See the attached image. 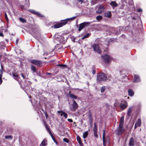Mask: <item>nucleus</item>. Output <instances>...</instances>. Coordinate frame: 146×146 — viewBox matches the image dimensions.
<instances>
[{
	"mask_svg": "<svg viewBox=\"0 0 146 146\" xmlns=\"http://www.w3.org/2000/svg\"><path fill=\"white\" fill-rule=\"evenodd\" d=\"M88 117H89V119L91 123H92V121H93V119H92V116L91 114L90 113H89L88 114Z\"/></svg>",
	"mask_w": 146,
	"mask_h": 146,
	"instance_id": "29",
	"label": "nucleus"
},
{
	"mask_svg": "<svg viewBox=\"0 0 146 146\" xmlns=\"http://www.w3.org/2000/svg\"><path fill=\"white\" fill-rule=\"evenodd\" d=\"M137 11L138 12H142V10L140 8L137 9Z\"/></svg>",
	"mask_w": 146,
	"mask_h": 146,
	"instance_id": "44",
	"label": "nucleus"
},
{
	"mask_svg": "<svg viewBox=\"0 0 146 146\" xmlns=\"http://www.w3.org/2000/svg\"><path fill=\"white\" fill-rule=\"evenodd\" d=\"M119 32H119V33H117V34H119Z\"/></svg>",
	"mask_w": 146,
	"mask_h": 146,
	"instance_id": "54",
	"label": "nucleus"
},
{
	"mask_svg": "<svg viewBox=\"0 0 146 146\" xmlns=\"http://www.w3.org/2000/svg\"><path fill=\"white\" fill-rule=\"evenodd\" d=\"M29 11L31 13L37 15L38 16L43 17V15L40 14L38 12L33 10H30Z\"/></svg>",
	"mask_w": 146,
	"mask_h": 146,
	"instance_id": "14",
	"label": "nucleus"
},
{
	"mask_svg": "<svg viewBox=\"0 0 146 146\" xmlns=\"http://www.w3.org/2000/svg\"><path fill=\"white\" fill-rule=\"evenodd\" d=\"M58 66H59L62 67H66V65L64 64H58L57 65Z\"/></svg>",
	"mask_w": 146,
	"mask_h": 146,
	"instance_id": "39",
	"label": "nucleus"
},
{
	"mask_svg": "<svg viewBox=\"0 0 146 146\" xmlns=\"http://www.w3.org/2000/svg\"><path fill=\"white\" fill-rule=\"evenodd\" d=\"M21 75L22 77L23 78V79H24L25 78V76L22 73L21 74Z\"/></svg>",
	"mask_w": 146,
	"mask_h": 146,
	"instance_id": "50",
	"label": "nucleus"
},
{
	"mask_svg": "<svg viewBox=\"0 0 146 146\" xmlns=\"http://www.w3.org/2000/svg\"><path fill=\"white\" fill-rule=\"evenodd\" d=\"M77 139L79 144L81 145L82 144V142L81 141L80 138L79 136H78Z\"/></svg>",
	"mask_w": 146,
	"mask_h": 146,
	"instance_id": "31",
	"label": "nucleus"
},
{
	"mask_svg": "<svg viewBox=\"0 0 146 146\" xmlns=\"http://www.w3.org/2000/svg\"><path fill=\"white\" fill-rule=\"evenodd\" d=\"M68 121L70 122H73V120L71 119H68Z\"/></svg>",
	"mask_w": 146,
	"mask_h": 146,
	"instance_id": "45",
	"label": "nucleus"
},
{
	"mask_svg": "<svg viewBox=\"0 0 146 146\" xmlns=\"http://www.w3.org/2000/svg\"><path fill=\"white\" fill-rule=\"evenodd\" d=\"M45 127L46 128V129L48 131V133H49L51 137H52V139L53 140H54V139H55L54 137V136L53 135V134H52L51 132V131L50 130V129L47 126V125H45Z\"/></svg>",
	"mask_w": 146,
	"mask_h": 146,
	"instance_id": "15",
	"label": "nucleus"
},
{
	"mask_svg": "<svg viewBox=\"0 0 146 146\" xmlns=\"http://www.w3.org/2000/svg\"><path fill=\"white\" fill-rule=\"evenodd\" d=\"M107 79V77L104 73H99L97 76V80L98 81H105Z\"/></svg>",
	"mask_w": 146,
	"mask_h": 146,
	"instance_id": "2",
	"label": "nucleus"
},
{
	"mask_svg": "<svg viewBox=\"0 0 146 146\" xmlns=\"http://www.w3.org/2000/svg\"><path fill=\"white\" fill-rule=\"evenodd\" d=\"M123 100V99H121L115 101L114 104V106H119L120 107L121 102H122Z\"/></svg>",
	"mask_w": 146,
	"mask_h": 146,
	"instance_id": "13",
	"label": "nucleus"
},
{
	"mask_svg": "<svg viewBox=\"0 0 146 146\" xmlns=\"http://www.w3.org/2000/svg\"><path fill=\"white\" fill-rule=\"evenodd\" d=\"M31 62L37 66H39L41 64V62L39 60H31Z\"/></svg>",
	"mask_w": 146,
	"mask_h": 146,
	"instance_id": "9",
	"label": "nucleus"
},
{
	"mask_svg": "<svg viewBox=\"0 0 146 146\" xmlns=\"http://www.w3.org/2000/svg\"><path fill=\"white\" fill-rule=\"evenodd\" d=\"M96 19L98 21H100L102 19V17L101 15H98L97 16Z\"/></svg>",
	"mask_w": 146,
	"mask_h": 146,
	"instance_id": "26",
	"label": "nucleus"
},
{
	"mask_svg": "<svg viewBox=\"0 0 146 146\" xmlns=\"http://www.w3.org/2000/svg\"><path fill=\"white\" fill-rule=\"evenodd\" d=\"M103 145L104 146H106V141L105 140V139H103Z\"/></svg>",
	"mask_w": 146,
	"mask_h": 146,
	"instance_id": "41",
	"label": "nucleus"
},
{
	"mask_svg": "<svg viewBox=\"0 0 146 146\" xmlns=\"http://www.w3.org/2000/svg\"><path fill=\"white\" fill-rule=\"evenodd\" d=\"M44 114H45V116L46 117V119H47L48 117V114H47V113H45Z\"/></svg>",
	"mask_w": 146,
	"mask_h": 146,
	"instance_id": "46",
	"label": "nucleus"
},
{
	"mask_svg": "<svg viewBox=\"0 0 146 146\" xmlns=\"http://www.w3.org/2000/svg\"><path fill=\"white\" fill-rule=\"evenodd\" d=\"M90 35V34L87 33L82 38V39L83 40L86 38H88Z\"/></svg>",
	"mask_w": 146,
	"mask_h": 146,
	"instance_id": "28",
	"label": "nucleus"
},
{
	"mask_svg": "<svg viewBox=\"0 0 146 146\" xmlns=\"http://www.w3.org/2000/svg\"><path fill=\"white\" fill-rule=\"evenodd\" d=\"M88 131H87L83 133V137L84 139H85L87 137L88 135Z\"/></svg>",
	"mask_w": 146,
	"mask_h": 146,
	"instance_id": "30",
	"label": "nucleus"
},
{
	"mask_svg": "<svg viewBox=\"0 0 146 146\" xmlns=\"http://www.w3.org/2000/svg\"><path fill=\"white\" fill-rule=\"evenodd\" d=\"M110 4L111 5L113 9H114L115 7H117L118 5V4L115 1H111Z\"/></svg>",
	"mask_w": 146,
	"mask_h": 146,
	"instance_id": "16",
	"label": "nucleus"
},
{
	"mask_svg": "<svg viewBox=\"0 0 146 146\" xmlns=\"http://www.w3.org/2000/svg\"><path fill=\"white\" fill-rule=\"evenodd\" d=\"M0 36H3V35L2 33H0Z\"/></svg>",
	"mask_w": 146,
	"mask_h": 146,
	"instance_id": "49",
	"label": "nucleus"
},
{
	"mask_svg": "<svg viewBox=\"0 0 146 146\" xmlns=\"http://www.w3.org/2000/svg\"><path fill=\"white\" fill-rule=\"evenodd\" d=\"M48 74H50V73H48Z\"/></svg>",
	"mask_w": 146,
	"mask_h": 146,
	"instance_id": "55",
	"label": "nucleus"
},
{
	"mask_svg": "<svg viewBox=\"0 0 146 146\" xmlns=\"http://www.w3.org/2000/svg\"><path fill=\"white\" fill-rule=\"evenodd\" d=\"M26 5H27L28 6H29V0H25Z\"/></svg>",
	"mask_w": 146,
	"mask_h": 146,
	"instance_id": "38",
	"label": "nucleus"
},
{
	"mask_svg": "<svg viewBox=\"0 0 146 146\" xmlns=\"http://www.w3.org/2000/svg\"><path fill=\"white\" fill-rule=\"evenodd\" d=\"M128 104L127 101L124 100H122L120 107L122 110H124L127 106Z\"/></svg>",
	"mask_w": 146,
	"mask_h": 146,
	"instance_id": "6",
	"label": "nucleus"
},
{
	"mask_svg": "<svg viewBox=\"0 0 146 146\" xmlns=\"http://www.w3.org/2000/svg\"><path fill=\"white\" fill-rule=\"evenodd\" d=\"M106 90L105 86H103L100 88V91L101 93H103Z\"/></svg>",
	"mask_w": 146,
	"mask_h": 146,
	"instance_id": "32",
	"label": "nucleus"
},
{
	"mask_svg": "<svg viewBox=\"0 0 146 146\" xmlns=\"http://www.w3.org/2000/svg\"><path fill=\"white\" fill-rule=\"evenodd\" d=\"M134 139L132 137L131 138L129 141V145L130 146H132L133 145V144L134 143Z\"/></svg>",
	"mask_w": 146,
	"mask_h": 146,
	"instance_id": "22",
	"label": "nucleus"
},
{
	"mask_svg": "<svg viewBox=\"0 0 146 146\" xmlns=\"http://www.w3.org/2000/svg\"><path fill=\"white\" fill-rule=\"evenodd\" d=\"M105 131L104 130L103 133V139H105Z\"/></svg>",
	"mask_w": 146,
	"mask_h": 146,
	"instance_id": "37",
	"label": "nucleus"
},
{
	"mask_svg": "<svg viewBox=\"0 0 146 146\" xmlns=\"http://www.w3.org/2000/svg\"><path fill=\"white\" fill-rule=\"evenodd\" d=\"M103 58L104 61L106 63H109L110 61V57L109 56L105 54L104 56H102Z\"/></svg>",
	"mask_w": 146,
	"mask_h": 146,
	"instance_id": "10",
	"label": "nucleus"
},
{
	"mask_svg": "<svg viewBox=\"0 0 146 146\" xmlns=\"http://www.w3.org/2000/svg\"><path fill=\"white\" fill-rule=\"evenodd\" d=\"M129 97H128V98H128V99H129Z\"/></svg>",
	"mask_w": 146,
	"mask_h": 146,
	"instance_id": "57",
	"label": "nucleus"
},
{
	"mask_svg": "<svg viewBox=\"0 0 146 146\" xmlns=\"http://www.w3.org/2000/svg\"><path fill=\"white\" fill-rule=\"evenodd\" d=\"M93 74H94L95 73V71H94V70H93Z\"/></svg>",
	"mask_w": 146,
	"mask_h": 146,
	"instance_id": "53",
	"label": "nucleus"
},
{
	"mask_svg": "<svg viewBox=\"0 0 146 146\" xmlns=\"http://www.w3.org/2000/svg\"><path fill=\"white\" fill-rule=\"evenodd\" d=\"M1 69L0 70V72L2 74V70L3 68H2V65H1Z\"/></svg>",
	"mask_w": 146,
	"mask_h": 146,
	"instance_id": "51",
	"label": "nucleus"
},
{
	"mask_svg": "<svg viewBox=\"0 0 146 146\" xmlns=\"http://www.w3.org/2000/svg\"><path fill=\"white\" fill-rule=\"evenodd\" d=\"M104 15L105 16L107 17H110L111 15V12L109 11L105 13Z\"/></svg>",
	"mask_w": 146,
	"mask_h": 146,
	"instance_id": "23",
	"label": "nucleus"
},
{
	"mask_svg": "<svg viewBox=\"0 0 146 146\" xmlns=\"http://www.w3.org/2000/svg\"><path fill=\"white\" fill-rule=\"evenodd\" d=\"M140 79L139 76L137 74L134 75V78L133 80V82L135 83H137L140 82Z\"/></svg>",
	"mask_w": 146,
	"mask_h": 146,
	"instance_id": "11",
	"label": "nucleus"
},
{
	"mask_svg": "<svg viewBox=\"0 0 146 146\" xmlns=\"http://www.w3.org/2000/svg\"><path fill=\"white\" fill-rule=\"evenodd\" d=\"M58 112L60 113V115L61 116L62 115H63L64 117L65 118H67L68 116L67 114L65 112H64L62 111H58Z\"/></svg>",
	"mask_w": 146,
	"mask_h": 146,
	"instance_id": "18",
	"label": "nucleus"
},
{
	"mask_svg": "<svg viewBox=\"0 0 146 146\" xmlns=\"http://www.w3.org/2000/svg\"><path fill=\"white\" fill-rule=\"evenodd\" d=\"M12 76L13 77H18L19 75L15 73H13L12 74Z\"/></svg>",
	"mask_w": 146,
	"mask_h": 146,
	"instance_id": "36",
	"label": "nucleus"
},
{
	"mask_svg": "<svg viewBox=\"0 0 146 146\" xmlns=\"http://www.w3.org/2000/svg\"><path fill=\"white\" fill-rule=\"evenodd\" d=\"M136 125H137V126L140 127L141 125V121L140 119H138L137 121L135 122Z\"/></svg>",
	"mask_w": 146,
	"mask_h": 146,
	"instance_id": "20",
	"label": "nucleus"
},
{
	"mask_svg": "<svg viewBox=\"0 0 146 146\" xmlns=\"http://www.w3.org/2000/svg\"><path fill=\"white\" fill-rule=\"evenodd\" d=\"M132 108L131 107H129L128 110L127 115L128 116H129L130 115L131 113L132 110Z\"/></svg>",
	"mask_w": 146,
	"mask_h": 146,
	"instance_id": "24",
	"label": "nucleus"
},
{
	"mask_svg": "<svg viewBox=\"0 0 146 146\" xmlns=\"http://www.w3.org/2000/svg\"><path fill=\"white\" fill-rule=\"evenodd\" d=\"M105 7L102 5H100L98 10L96 11V13L98 14H100L104 11Z\"/></svg>",
	"mask_w": 146,
	"mask_h": 146,
	"instance_id": "7",
	"label": "nucleus"
},
{
	"mask_svg": "<svg viewBox=\"0 0 146 146\" xmlns=\"http://www.w3.org/2000/svg\"><path fill=\"white\" fill-rule=\"evenodd\" d=\"M72 101L73 103L69 106V108L71 111H74L78 108V105L75 100Z\"/></svg>",
	"mask_w": 146,
	"mask_h": 146,
	"instance_id": "3",
	"label": "nucleus"
},
{
	"mask_svg": "<svg viewBox=\"0 0 146 146\" xmlns=\"http://www.w3.org/2000/svg\"><path fill=\"white\" fill-rule=\"evenodd\" d=\"M93 131L94 136L96 137H97L98 135L97 134V126L96 123H94V127L93 128Z\"/></svg>",
	"mask_w": 146,
	"mask_h": 146,
	"instance_id": "12",
	"label": "nucleus"
},
{
	"mask_svg": "<svg viewBox=\"0 0 146 146\" xmlns=\"http://www.w3.org/2000/svg\"><path fill=\"white\" fill-rule=\"evenodd\" d=\"M76 18V17H71L70 18H68L66 19L63 20L62 22L60 23L61 25H62V27L64 25H65L66 23H67L68 21L71 20H72Z\"/></svg>",
	"mask_w": 146,
	"mask_h": 146,
	"instance_id": "8",
	"label": "nucleus"
},
{
	"mask_svg": "<svg viewBox=\"0 0 146 146\" xmlns=\"http://www.w3.org/2000/svg\"><path fill=\"white\" fill-rule=\"evenodd\" d=\"M5 18L6 19V20L7 21H8V18L7 17V14L6 13H5Z\"/></svg>",
	"mask_w": 146,
	"mask_h": 146,
	"instance_id": "43",
	"label": "nucleus"
},
{
	"mask_svg": "<svg viewBox=\"0 0 146 146\" xmlns=\"http://www.w3.org/2000/svg\"><path fill=\"white\" fill-rule=\"evenodd\" d=\"M1 76L2 74H0V84H1L2 83V80L1 79Z\"/></svg>",
	"mask_w": 146,
	"mask_h": 146,
	"instance_id": "42",
	"label": "nucleus"
},
{
	"mask_svg": "<svg viewBox=\"0 0 146 146\" xmlns=\"http://www.w3.org/2000/svg\"><path fill=\"white\" fill-rule=\"evenodd\" d=\"M90 24V23L89 22H84L82 23L79 25V28L78 31H80L82 29H83L86 26Z\"/></svg>",
	"mask_w": 146,
	"mask_h": 146,
	"instance_id": "5",
	"label": "nucleus"
},
{
	"mask_svg": "<svg viewBox=\"0 0 146 146\" xmlns=\"http://www.w3.org/2000/svg\"><path fill=\"white\" fill-rule=\"evenodd\" d=\"M137 125H135V127H134V128L135 129L137 128Z\"/></svg>",
	"mask_w": 146,
	"mask_h": 146,
	"instance_id": "52",
	"label": "nucleus"
},
{
	"mask_svg": "<svg viewBox=\"0 0 146 146\" xmlns=\"http://www.w3.org/2000/svg\"><path fill=\"white\" fill-rule=\"evenodd\" d=\"M5 138L7 139H12L13 138V137L11 135L6 136L5 137Z\"/></svg>",
	"mask_w": 146,
	"mask_h": 146,
	"instance_id": "34",
	"label": "nucleus"
},
{
	"mask_svg": "<svg viewBox=\"0 0 146 146\" xmlns=\"http://www.w3.org/2000/svg\"><path fill=\"white\" fill-rule=\"evenodd\" d=\"M92 48H93L94 50L98 53L99 54L101 52V50L98 45L96 44H94L92 46Z\"/></svg>",
	"mask_w": 146,
	"mask_h": 146,
	"instance_id": "4",
	"label": "nucleus"
},
{
	"mask_svg": "<svg viewBox=\"0 0 146 146\" xmlns=\"http://www.w3.org/2000/svg\"><path fill=\"white\" fill-rule=\"evenodd\" d=\"M70 38L73 42H75V38L73 36H70Z\"/></svg>",
	"mask_w": 146,
	"mask_h": 146,
	"instance_id": "35",
	"label": "nucleus"
},
{
	"mask_svg": "<svg viewBox=\"0 0 146 146\" xmlns=\"http://www.w3.org/2000/svg\"><path fill=\"white\" fill-rule=\"evenodd\" d=\"M31 69L34 72H35L36 71L35 66L33 65H31Z\"/></svg>",
	"mask_w": 146,
	"mask_h": 146,
	"instance_id": "33",
	"label": "nucleus"
},
{
	"mask_svg": "<svg viewBox=\"0 0 146 146\" xmlns=\"http://www.w3.org/2000/svg\"><path fill=\"white\" fill-rule=\"evenodd\" d=\"M79 2H81V3H82L83 2L82 0H77Z\"/></svg>",
	"mask_w": 146,
	"mask_h": 146,
	"instance_id": "47",
	"label": "nucleus"
},
{
	"mask_svg": "<svg viewBox=\"0 0 146 146\" xmlns=\"http://www.w3.org/2000/svg\"><path fill=\"white\" fill-rule=\"evenodd\" d=\"M90 126L92 127V125H90Z\"/></svg>",
	"mask_w": 146,
	"mask_h": 146,
	"instance_id": "56",
	"label": "nucleus"
},
{
	"mask_svg": "<svg viewBox=\"0 0 146 146\" xmlns=\"http://www.w3.org/2000/svg\"><path fill=\"white\" fill-rule=\"evenodd\" d=\"M68 96L71 99H76L77 98L76 95L73 94L71 93L70 92L68 94Z\"/></svg>",
	"mask_w": 146,
	"mask_h": 146,
	"instance_id": "17",
	"label": "nucleus"
},
{
	"mask_svg": "<svg viewBox=\"0 0 146 146\" xmlns=\"http://www.w3.org/2000/svg\"><path fill=\"white\" fill-rule=\"evenodd\" d=\"M53 140V141H54V143H56V145H57V144H58V142H57L56 141V140L55 139H54V140Z\"/></svg>",
	"mask_w": 146,
	"mask_h": 146,
	"instance_id": "48",
	"label": "nucleus"
},
{
	"mask_svg": "<svg viewBox=\"0 0 146 146\" xmlns=\"http://www.w3.org/2000/svg\"><path fill=\"white\" fill-rule=\"evenodd\" d=\"M124 119V116H122L121 117L120 121L119 123V127L115 131L117 134L118 135H121L125 131V129L123 127Z\"/></svg>",
	"mask_w": 146,
	"mask_h": 146,
	"instance_id": "1",
	"label": "nucleus"
},
{
	"mask_svg": "<svg viewBox=\"0 0 146 146\" xmlns=\"http://www.w3.org/2000/svg\"><path fill=\"white\" fill-rule=\"evenodd\" d=\"M62 27V25H61L60 23L54 25L53 26H52V28H54L55 29L58 28Z\"/></svg>",
	"mask_w": 146,
	"mask_h": 146,
	"instance_id": "19",
	"label": "nucleus"
},
{
	"mask_svg": "<svg viewBox=\"0 0 146 146\" xmlns=\"http://www.w3.org/2000/svg\"><path fill=\"white\" fill-rule=\"evenodd\" d=\"M19 19L20 21L23 23H25L26 22V19L20 17Z\"/></svg>",
	"mask_w": 146,
	"mask_h": 146,
	"instance_id": "27",
	"label": "nucleus"
},
{
	"mask_svg": "<svg viewBox=\"0 0 146 146\" xmlns=\"http://www.w3.org/2000/svg\"><path fill=\"white\" fill-rule=\"evenodd\" d=\"M46 141L44 139L43 140L41 144L39 146H45L46 144Z\"/></svg>",
	"mask_w": 146,
	"mask_h": 146,
	"instance_id": "25",
	"label": "nucleus"
},
{
	"mask_svg": "<svg viewBox=\"0 0 146 146\" xmlns=\"http://www.w3.org/2000/svg\"><path fill=\"white\" fill-rule=\"evenodd\" d=\"M128 93L129 95L130 96H132L134 94L133 91L131 89H129Z\"/></svg>",
	"mask_w": 146,
	"mask_h": 146,
	"instance_id": "21",
	"label": "nucleus"
},
{
	"mask_svg": "<svg viewBox=\"0 0 146 146\" xmlns=\"http://www.w3.org/2000/svg\"><path fill=\"white\" fill-rule=\"evenodd\" d=\"M63 141L66 142V143H68V139H67L66 138H64L63 139Z\"/></svg>",
	"mask_w": 146,
	"mask_h": 146,
	"instance_id": "40",
	"label": "nucleus"
}]
</instances>
